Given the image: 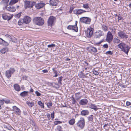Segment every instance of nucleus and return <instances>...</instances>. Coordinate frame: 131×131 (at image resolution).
Returning a JSON list of instances; mask_svg holds the SVG:
<instances>
[{"instance_id":"obj_1","label":"nucleus","mask_w":131,"mask_h":131,"mask_svg":"<svg viewBox=\"0 0 131 131\" xmlns=\"http://www.w3.org/2000/svg\"><path fill=\"white\" fill-rule=\"evenodd\" d=\"M118 47L121 49V50L127 54L130 48L123 42H121L118 45Z\"/></svg>"},{"instance_id":"obj_2","label":"nucleus","mask_w":131,"mask_h":131,"mask_svg":"<svg viewBox=\"0 0 131 131\" xmlns=\"http://www.w3.org/2000/svg\"><path fill=\"white\" fill-rule=\"evenodd\" d=\"M31 18L27 16H25L23 19H20L19 20L18 23V25L20 26H21L24 23L28 24L31 21Z\"/></svg>"},{"instance_id":"obj_3","label":"nucleus","mask_w":131,"mask_h":131,"mask_svg":"<svg viewBox=\"0 0 131 131\" xmlns=\"http://www.w3.org/2000/svg\"><path fill=\"white\" fill-rule=\"evenodd\" d=\"M33 21L36 25L39 26H42L44 23L43 19L40 17H36L34 18Z\"/></svg>"},{"instance_id":"obj_4","label":"nucleus","mask_w":131,"mask_h":131,"mask_svg":"<svg viewBox=\"0 0 131 131\" xmlns=\"http://www.w3.org/2000/svg\"><path fill=\"white\" fill-rule=\"evenodd\" d=\"M56 18L52 16H50L48 19L47 25L50 27L54 25L56 21Z\"/></svg>"},{"instance_id":"obj_5","label":"nucleus","mask_w":131,"mask_h":131,"mask_svg":"<svg viewBox=\"0 0 131 131\" xmlns=\"http://www.w3.org/2000/svg\"><path fill=\"white\" fill-rule=\"evenodd\" d=\"M91 20V19L90 18L86 17H81L80 19V22L86 24H90Z\"/></svg>"},{"instance_id":"obj_6","label":"nucleus","mask_w":131,"mask_h":131,"mask_svg":"<svg viewBox=\"0 0 131 131\" xmlns=\"http://www.w3.org/2000/svg\"><path fill=\"white\" fill-rule=\"evenodd\" d=\"M118 36L119 38L122 39H126L128 37V36L124 32V31L120 30L118 32Z\"/></svg>"},{"instance_id":"obj_7","label":"nucleus","mask_w":131,"mask_h":131,"mask_svg":"<svg viewBox=\"0 0 131 131\" xmlns=\"http://www.w3.org/2000/svg\"><path fill=\"white\" fill-rule=\"evenodd\" d=\"M104 33L101 30L96 31L94 35V37L96 38H100L101 36H104Z\"/></svg>"},{"instance_id":"obj_8","label":"nucleus","mask_w":131,"mask_h":131,"mask_svg":"<svg viewBox=\"0 0 131 131\" xmlns=\"http://www.w3.org/2000/svg\"><path fill=\"white\" fill-rule=\"evenodd\" d=\"M92 29V28L90 27L89 28H88L85 31V34L87 37L90 38L92 36L93 33Z\"/></svg>"},{"instance_id":"obj_9","label":"nucleus","mask_w":131,"mask_h":131,"mask_svg":"<svg viewBox=\"0 0 131 131\" xmlns=\"http://www.w3.org/2000/svg\"><path fill=\"white\" fill-rule=\"evenodd\" d=\"M12 5H8V6H5L3 7L4 10L6 9L7 10L14 12L16 11V9L15 7L12 6Z\"/></svg>"},{"instance_id":"obj_10","label":"nucleus","mask_w":131,"mask_h":131,"mask_svg":"<svg viewBox=\"0 0 131 131\" xmlns=\"http://www.w3.org/2000/svg\"><path fill=\"white\" fill-rule=\"evenodd\" d=\"M113 39V36L110 31H108L107 34L106 40L110 43Z\"/></svg>"},{"instance_id":"obj_11","label":"nucleus","mask_w":131,"mask_h":131,"mask_svg":"<svg viewBox=\"0 0 131 131\" xmlns=\"http://www.w3.org/2000/svg\"><path fill=\"white\" fill-rule=\"evenodd\" d=\"M45 5V4L41 1L40 3L36 4L35 7L37 9H39L43 7Z\"/></svg>"},{"instance_id":"obj_12","label":"nucleus","mask_w":131,"mask_h":131,"mask_svg":"<svg viewBox=\"0 0 131 131\" xmlns=\"http://www.w3.org/2000/svg\"><path fill=\"white\" fill-rule=\"evenodd\" d=\"M13 110L14 111L15 114L19 116L20 115L21 112L20 110L16 106H13Z\"/></svg>"},{"instance_id":"obj_13","label":"nucleus","mask_w":131,"mask_h":131,"mask_svg":"<svg viewBox=\"0 0 131 131\" xmlns=\"http://www.w3.org/2000/svg\"><path fill=\"white\" fill-rule=\"evenodd\" d=\"M88 102V100L85 98H84L81 100L79 102V104L81 105H86Z\"/></svg>"},{"instance_id":"obj_14","label":"nucleus","mask_w":131,"mask_h":131,"mask_svg":"<svg viewBox=\"0 0 131 131\" xmlns=\"http://www.w3.org/2000/svg\"><path fill=\"white\" fill-rule=\"evenodd\" d=\"M59 2V0H50L49 3L50 5L55 6L57 5Z\"/></svg>"},{"instance_id":"obj_15","label":"nucleus","mask_w":131,"mask_h":131,"mask_svg":"<svg viewBox=\"0 0 131 131\" xmlns=\"http://www.w3.org/2000/svg\"><path fill=\"white\" fill-rule=\"evenodd\" d=\"M13 15H11L10 16L7 15L6 14H4L2 15L3 18L4 20H10L13 17Z\"/></svg>"},{"instance_id":"obj_16","label":"nucleus","mask_w":131,"mask_h":131,"mask_svg":"<svg viewBox=\"0 0 131 131\" xmlns=\"http://www.w3.org/2000/svg\"><path fill=\"white\" fill-rule=\"evenodd\" d=\"M90 112L88 110H82L81 112V114L83 116H88Z\"/></svg>"},{"instance_id":"obj_17","label":"nucleus","mask_w":131,"mask_h":131,"mask_svg":"<svg viewBox=\"0 0 131 131\" xmlns=\"http://www.w3.org/2000/svg\"><path fill=\"white\" fill-rule=\"evenodd\" d=\"M0 44L2 45L6 46H8L9 43L1 38H0Z\"/></svg>"},{"instance_id":"obj_18","label":"nucleus","mask_w":131,"mask_h":131,"mask_svg":"<svg viewBox=\"0 0 131 131\" xmlns=\"http://www.w3.org/2000/svg\"><path fill=\"white\" fill-rule=\"evenodd\" d=\"M30 1H26L25 2L24 7L25 9L27 8H30Z\"/></svg>"},{"instance_id":"obj_19","label":"nucleus","mask_w":131,"mask_h":131,"mask_svg":"<svg viewBox=\"0 0 131 131\" xmlns=\"http://www.w3.org/2000/svg\"><path fill=\"white\" fill-rule=\"evenodd\" d=\"M13 87L15 90L17 92H19L21 90V89L20 86L17 84H14Z\"/></svg>"},{"instance_id":"obj_20","label":"nucleus","mask_w":131,"mask_h":131,"mask_svg":"<svg viewBox=\"0 0 131 131\" xmlns=\"http://www.w3.org/2000/svg\"><path fill=\"white\" fill-rule=\"evenodd\" d=\"M9 1V0H2L1 2V4H3L4 7L8 6V4Z\"/></svg>"},{"instance_id":"obj_21","label":"nucleus","mask_w":131,"mask_h":131,"mask_svg":"<svg viewBox=\"0 0 131 131\" xmlns=\"http://www.w3.org/2000/svg\"><path fill=\"white\" fill-rule=\"evenodd\" d=\"M89 107L95 111H97L98 109L97 106L94 104H91L90 105Z\"/></svg>"},{"instance_id":"obj_22","label":"nucleus","mask_w":131,"mask_h":131,"mask_svg":"<svg viewBox=\"0 0 131 131\" xmlns=\"http://www.w3.org/2000/svg\"><path fill=\"white\" fill-rule=\"evenodd\" d=\"M28 92V91H24L20 93V95L22 97H25L27 96Z\"/></svg>"},{"instance_id":"obj_23","label":"nucleus","mask_w":131,"mask_h":131,"mask_svg":"<svg viewBox=\"0 0 131 131\" xmlns=\"http://www.w3.org/2000/svg\"><path fill=\"white\" fill-rule=\"evenodd\" d=\"M6 77L8 78L11 77L12 73L10 70H8L6 71L5 73Z\"/></svg>"},{"instance_id":"obj_24","label":"nucleus","mask_w":131,"mask_h":131,"mask_svg":"<svg viewBox=\"0 0 131 131\" xmlns=\"http://www.w3.org/2000/svg\"><path fill=\"white\" fill-rule=\"evenodd\" d=\"M89 50L94 53H96L97 52V49L91 46L89 48Z\"/></svg>"},{"instance_id":"obj_25","label":"nucleus","mask_w":131,"mask_h":131,"mask_svg":"<svg viewBox=\"0 0 131 131\" xmlns=\"http://www.w3.org/2000/svg\"><path fill=\"white\" fill-rule=\"evenodd\" d=\"M94 116L93 115H90L87 117L88 121L89 122H93Z\"/></svg>"},{"instance_id":"obj_26","label":"nucleus","mask_w":131,"mask_h":131,"mask_svg":"<svg viewBox=\"0 0 131 131\" xmlns=\"http://www.w3.org/2000/svg\"><path fill=\"white\" fill-rule=\"evenodd\" d=\"M78 15H80L86 12L85 10L81 9H77Z\"/></svg>"},{"instance_id":"obj_27","label":"nucleus","mask_w":131,"mask_h":131,"mask_svg":"<svg viewBox=\"0 0 131 131\" xmlns=\"http://www.w3.org/2000/svg\"><path fill=\"white\" fill-rule=\"evenodd\" d=\"M8 50V49L7 47L3 48L1 50V52L3 54H5L6 52Z\"/></svg>"},{"instance_id":"obj_28","label":"nucleus","mask_w":131,"mask_h":131,"mask_svg":"<svg viewBox=\"0 0 131 131\" xmlns=\"http://www.w3.org/2000/svg\"><path fill=\"white\" fill-rule=\"evenodd\" d=\"M75 27L74 26L70 25L67 27V28L68 29L70 30H73L75 31V30H75V29H76V28H75Z\"/></svg>"},{"instance_id":"obj_29","label":"nucleus","mask_w":131,"mask_h":131,"mask_svg":"<svg viewBox=\"0 0 131 131\" xmlns=\"http://www.w3.org/2000/svg\"><path fill=\"white\" fill-rule=\"evenodd\" d=\"M19 0H11L9 3V5H12L15 3H17Z\"/></svg>"},{"instance_id":"obj_30","label":"nucleus","mask_w":131,"mask_h":131,"mask_svg":"<svg viewBox=\"0 0 131 131\" xmlns=\"http://www.w3.org/2000/svg\"><path fill=\"white\" fill-rule=\"evenodd\" d=\"M26 104L30 107H31L34 106V102H30L28 101L26 102Z\"/></svg>"},{"instance_id":"obj_31","label":"nucleus","mask_w":131,"mask_h":131,"mask_svg":"<svg viewBox=\"0 0 131 131\" xmlns=\"http://www.w3.org/2000/svg\"><path fill=\"white\" fill-rule=\"evenodd\" d=\"M101 28L102 30L105 31H107L108 27L107 26L104 24L102 25Z\"/></svg>"},{"instance_id":"obj_32","label":"nucleus","mask_w":131,"mask_h":131,"mask_svg":"<svg viewBox=\"0 0 131 131\" xmlns=\"http://www.w3.org/2000/svg\"><path fill=\"white\" fill-rule=\"evenodd\" d=\"M82 72L83 71H81V74H79V77L81 78H87V76L85 75L84 74L82 73Z\"/></svg>"},{"instance_id":"obj_33","label":"nucleus","mask_w":131,"mask_h":131,"mask_svg":"<svg viewBox=\"0 0 131 131\" xmlns=\"http://www.w3.org/2000/svg\"><path fill=\"white\" fill-rule=\"evenodd\" d=\"M38 104L40 106L41 108H44V103H42L41 101H38Z\"/></svg>"},{"instance_id":"obj_34","label":"nucleus","mask_w":131,"mask_h":131,"mask_svg":"<svg viewBox=\"0 0 131 131\" xmlns=\"http://www.w3.org/2000/svg\"><path fill=\"white\" fill-rule=\"evenodd\" d=\"M63 77L61 76L58 78V83L60 85H62L61 81L62 80Z\"/></svg>"},{"instance_id":"obj_35","label":"nucleus","mask_w":131,"mask_h":131,"mask_svg":"<svg viewBox=\"0 0 131 131\" xmlns=\"http://www.w3.org/2000/svg\"><path fill=\"white\" fill-rule=\"evenodd\" d=\"M52 102L51 101H49V102H48L47 103V105L48 107L50 108L51 107L52 105Z\"/></svg>"},{"instance_id":"obj_36","label":"nucleus","mask_w":131,"mask_h":131,"mask_svg":"<svg viewBox=\"0 0 131 131\" xmlns=\"http://www.w3.org/2000/svg\"><path fill=\"white\" fill-rule=\"evenodd\" d=\"M56 45L54 43L51 44L47 46V47L49 48H53L56 46Z\"/></svg>"},{"instance_id":"obj_37","label":"nucleus","mask_w":131,"mask_h":131,"mask_svg":"<svg viewBox=\"0 0 131 131\" xmlns=\"http://www.w3.org/2000/svg\"><path fill=\"white\" fill-rule=\"evenodd\" d=\"M21 12H20L18 13V14L15 15V17L17 18H20L21 16Z\"/></svg>"},{"instance_id":"obj_38","label":"nucleus","mask_w":131,"mask_h":131,"mask_svg":"<svg viewBox=\"0 0 131 131\" xmlns=\"http://www.w3.org/2000/svg\"><path fill=\"white\" fill-rule=\"evenodd\" d=\"M56 131H63L62 130V128L61 127L58 126H57L56 129Z\"/></svg>"},{"instance_id":"obj_39","label":"nucleus","mask_w":131,"mask_h":131,"mask_svg":"<svg viewBox=\"0 0 131 131\" xmlns=\"http://www.w3.org/2000/svg\"><path fill=\"white\" fill-rule=\"evenodd\" d=\"M78 123H85L84 118L83 117L81 118Z\"/></svg>"},{"instance_id":"obj_40","label":"nucleus","mask_w":131,"mask_h":131,"mask_svg":"<svg viewBox=\"0 0 131 131\" xmlns=\"http://www.w3.org/2000/svg\"><path fill=\"white\" fill-rule=\"evenodd\" d=\"M77 21H76L75 22V24L74 25L75 27V28H76V29H75V30H75V32H77L78 31V27L77 26Z\"/></svg>"},{"instance_id":"obj_41","label":"nucleus","mask_w":131,"mask_h":131,"mask_svg":"<svg viewBox=\"0 0 131 131\" xmlns=\"http://www.w3.org/2000/svg\"><path fill=\"white\" fill-rule=\"evenodd\" d=\"M36 4V2L33 1L32 2H31V4H30V8H32L34 5H35Z\"/></svg>"},{"instance_id":"obj_42","label":"nucleus","mask_w":131,"mask_h":131,"mask_svg":"<svg viewBox=\"0 0 131 131\" xmlns=\"http://www.w3.org/2000/svg\"><path fill=\"white\" fill-rule=\"evenodd\" d=\"M7 38H8L9 39V41H10L12 40V38L11 36L8 34H6L5 35Z\"/></svg>"},{"instance_id":"obj_43","label":"nucleus","mask_w":131,"mask_h":131,"mask_svg":"<svg viewBox=\"0 0 131 131\" xmlns=\"http://www.w3.org/2000/svg\"><path fill=\"white\" fill-rule=\"evenodd\" d=\"M85 123H80V124L79 125V126L81 128H83L85 125Z\"/></svg>"},{"instance_id":"obj_44","label":"nucleus","mask_w":131,"mask_h":131,"mask_svg":"<svg viewBox=\"0 0 131 131\" xmlns=\"http://www.w3.org/2000/svg\"><path fill=\"white\" fill-rule=\"evenodd\" d=\"M83 7L84 8L86 9L89 8V7L88 6V4H83Z\"/></svg>"},{"instance_id":"obj_45","label":"nucleus","mask_w":131,"mask_h":131,"mask_svg":"<svg viewBox=\"0 0 131 131\" xmlns=\"http://www.w3.org/2000/svg\"><path fill=\"white\" fill-rule=\"evenodd\" d=\"M106 54H109L110 55H112L113 53L111 51H109L106 52L105 53Z\"/></svg>"},{"instance_id":"obj_46","label":"nucleus","mask_w":131,"mask_h":131,"mask_svg":"<svg viewBox=\"0 0 131 131\" xmlns=\"http://www.w3.org/2000/svg\"><path fill=\"white\" fill-rule=\"evenodd\" d=\"M56 68H53L52 69V70L53 73L54 74H57L58 72L57 70H56Z\"/></svg>"},{"instance_id":"obj_47","label":"nucleus","mask_w":131,"mask_h":131,"mask_svg":"<svg viewBox=\"0 0 131 131\" xmlns=\"http://www.w3.org/2000/svg\"><path fill=\"white\" fill-rule=\"evenodd\" d=\"M4 99H2V100H0V105H2L4 104Z\"/></svg>"},{"instance_id":"obj_48","label":"nucleus","mask_w":131,"mask_h":131,"mask_svg":"<svg viewBox=\"0 0 131 131\" xmlns=\"http://www.w3.org/2000/svg\"><path fill=\"white\" fill-rule=\"evenodd\" d=\"M115 42L116 43H118L119 42H120V40H119V39L116 38H115Z\"/></svg>"},{"instance_id":"obj_49","label":"nucleus","mask_w":131,"mask_h":131,"mask_svg":"<svg viewBox=\"0 0 131 131\" xmlns=\"http://www.w3.org/2000/svg\"><path fill=\"white\" fill-rule=\"evenodd\" d=\"M75 123V119H74L73 118L72 119L69 121V123Z\"/></svg>"},{"instance_id":"obj_50","label":"nucleus","mask_w":131,"mask_h":131,"mask_svg":"<svg viewBox=\"0 0 131 131\" xmlns=\"http://www.w3.org/2000/svg\"><path fill=\"white\" fill-rule=\"evenodd\" d=\"M9 70L10 71L12 74L15 71V69L14 68H10Z\"/></svg>"},{"instance_id":"obj_51","label":"nucleus","mask_w":131,"mask_h":131,"mask_svg":"<svg viewBox=\"0 0 131 131\" xmlns=\"http://www.w3.org/2000/svg\"><path fill=\"white\" fill-rule=\"evenodd\" d=\"M93 73L96 75H98L99 74V73L97 71H96L95 70L93 71Z\"/></svg>"},{"instance_id":"obj_52","label":"nucleus","mask_w":131,"mask_h":131,"mask_svg":"<svg viewBox=\"0 0 131 131\" xmlns=\"http://www.w3.org/2000/svg\"><path fill=\"white\" fill-rule=\"evenodd\" d=\"M35 92L37 96H40L41 95V94L39 93V92L38 91H36Z\"/></svg>"},{"instance_id":"obj_53","label":"nucleus","mask_w":131,"mask_h":131,"mask_svg":"<svg viewBox=\"0 0 131 131\" xmlns=\"http://www.w3.org/2000/svg\"><path fill=\"white\" fill-rule=\"evenodd\" d=\"M51 117L52 118H54V112L53 111L51 113Z\"/></svg>"},{"instance_id":"obj_54","label":"nucleus","mask_w":131,"mask_h":131,"mask_svg":"<svg viewBox=\"0 0 131 131\" xmlns=\"http://www.w3.org/2000/svg\"><path fill=\"white\" fill-rule=\"evenodd\" d=\"M74 9V8L73 7H71L70 9V10L69 11V12L70 14L72 13V12Z\"/></svg>"},{"instance_id":"obj_55","label":"nucleus","mask_w":131,"mask_h":131,"mask_svg":"<svg viewBox=\"0 0 131 131\" xmlns=\"http://www.w3.org/2000/svg\"><path fill=\"white\" fill-rule=\"evenodd\" d=\"M103 47L104 48H108V45L107 44H105L103 45Z\"/></svg>"},{"instance_id":"obj_56","label":"nucleus","mask_w":131,"mask_h":131,"mask_svg":"<svg viewBox=\"0 0 131 131\" xmlns=\"http://www.w3.org/2000/svg\"><path fill=\"white\" fill-rule=\"evenodd\" d=\"M77 9H75L73 11V13L75 14H78Z\"/></svg>"},{"instance_id":"obj_57","label":"nucleus","mask_w":131,"mask_h":131,"mask_svg":"<svg viewBox=\"0 0 131 131\" xmlns=\"http://www.w3.org/2000/svg\"><path fill=\"white\" fill-rule=\"evenodd\" d=\"M72 100V104H75L76 102V101L75 99H73V100Z\"/></svg>"},{"instance_id":"obj_58","label":"nucleus","mask_w":131,"mask_h":131,"mask_svg":"<svg viewBox=\"0 0 131 131\" xmlns=\"http://www.w3.org/2000/svg\"><path fill=\"white\" fill-rule=\"evenodd\" d=\"M126 105L127 106H129L131 105V103L128 101H127L126 103Z\"/></svg>"},{"instance_id":"obj_59","label":"nucleus","mask_w":131,"mask_h":131,"mask_svg":"<svg viewBox=\"0 0 131 131\" xmlns=\"http://www.w3.org/2000/svg\"><path fill=\"white\" fill-rule=\"evenodd\" d=\"M80 92H78L75 93V97H80V96H77V95H80Z\"/></svg>"},{"instance_id":"obj_60","label":"nucleus","mask_w":131,"mask_h":131,"mask_svg":"<svg viewBox=\"0 0 131 131\" xmlns=\"http://www.w3.org/2000/svg\"><path fill=\"white\" fill-rule=\"evenodd\" d=\"M93 127L91 128H90V127L88 128V129L89 131H94L93 128Z\"/></svg>"},{"instance_id":"obj_61","label":"nucleus","mask_w":131,"mask_h":131,"mask_svg":"<svg viewBox=\"0 0 131 131\" xmlns=\"http://www.w3.org/2000/svg\"><path fill=\"white\" fill-rule=\"evenodd\" d=\"M42 72L43 73H46L48 72V71L47 69L43 70H42Z\"/></svg>"},{"instance_id":"obj_62","label":"nucleus","mask_w":131,"mask_h":131,"mask_svg":"<svg viewBox=\"0 0 131 131\" xmlns=\"http://www.w3.org/2000/svg\"><path fill=\"white\" fill-rule=\"evenodd\" d=\"M119 86L121 87H123V88H125L126 87L125 85L121 84H119Z\"/></svg>"},{"instance_id":"obj_63","label":"nucleus","mask_w":131,"mask_h":131,"mask_svg":"<svg viewBox=\"0 0 131 131\" xmlns=\"http://www.w3.org/2000/svg\"><path fill=\"white\" fill-rule=\"evenodd\" d=\"M56 85V86L55 87V88H59L60 87V85L57 83H54Z\"/></svg>"},{"instance_id":"obj_64","label":"nucleus","mask_w":131,"mask_h":131,"mask_svg":"<svg viewBox=\"0 0 131 131\" xmlns=\"http://www.w3.org/2000/svg\"><path fill=\"white\" fill-rule=\"evenodd\" d=\"M4 102H5L7 103V104H8V103H10V100H4Z\"/></svg>"}]
</instances>
